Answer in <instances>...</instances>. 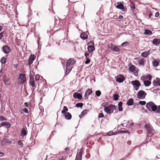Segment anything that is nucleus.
<instances>
[{
    "mask_svg": "<svg viewBox=\"0 0 160 160\" xmlns=\"http://www.w3.org/2000/svg\"><path fill=\"white\" fill-rule=\"evenodd\" d=\"M146 107L150 112H154L156 113L159 112V111L157 110V105L153 102L150 101L148 102L146 105Z\"/></svg>",
    "mask_w": 160,
    "mask_h": 160,
    "instance_id": "obj_1",
    "label": "nucleus"
},
{
    "mask_svg": "<svg viewBox=\"0 0 160 160\" xmlns=\"http://www.w3.org/2000/svg\"><path fill=\"white\" fill-rule=\"evenodd\" d=\"M116 8L121 10L123 12H126L127 11V8L126 6H124L123 2H117L115 4Z\"/></svg>",
    "mask_w": 160,
    "mask_h": 160,
    "instance_id": "obj_2",
    "label": "nucleus"
},
{
    "mask_svg": "<svg viewBox=\"0 0 160 160\" xmlns=\"http://www.w3.org/2000/svg\"><path fill=\"white\" fill-rule=\"evenodd\" d=\"M128 66L129 71L131 72H132L134 76H137L138 75V69L136 68L135 66L131 62L129 63Z\"/></svg>",
    "mask_w": 160,
    "mask_h": 160,
    "instance_id": "obj_3",
    "label": "nucleus"
},
{
    "mask_svg": "<svg viewBox=\"0 0 160 160\" xmlns=\"http://www.w3.org/2000/svg\"><path fill=\"white\" fill-rule=\"evenodd\" d=\"M131 84L133 86L135 90L136 91H138L139 87L141 86V84L139 81L137 80H133L131 82Z\"/></svg>",
    "mask_w": 160,
    "mask_h": 160,
    "instance_id": "obj_4",
    "label": "nucleus"
},
{
    "mask_svg": "<svg viewBox=\"0 0 160 160\" xmlns=\"http://www.w3.org/2000/svg\"><path fill=\"white\" fill-rule=\"evenodd\" d=\"M36 58V56L34 55L31 54L28 60V62L25 63L26 65L29 66L30 67L33 61Z\"/></svg>",
    "mask_w": 160,
    "mask_h": 160,
    "instance_id": "obj_5",
    "label": "nucleus"
},
{
    "mask_svg": "<svg viewBox=\"0 0 160 160\" xmlns=\"http://www.w3.org/2000/svg\"><path fill=\"white\" fill-rule=\"evenodd\" d=\"M115 78L116 82L120 83L123 82L126 79L123 75L121 74H119L117 76H115Z\"/></svg>",
    "mask_w": 160,
    "mask_h": 160,
    "instance_id": "obj_6",
    "label": "nucleus"
},
{
    "mask_svg": "<svg viewBox=\"0 0 160 160\" xmlns=\"http://www.w3.org/2000/svg\"><path fill=\"white\" fill-rule=\"evenodd\" d=\"M144 128L147 130V133L148 134H151L152 132L153 129L152 125L150 124H146L144 125Z\"/></svg>",
    "mask_w": 160,
    "mask_h": 160,
    "instance_id": "obj_7",
    "label": "nucleus"
},
{
    "mask_svg": "<svg viewBox=\"0 0 160 160\" xmlns=\"http://www.w3.org/2000/svg\"><path fill=\"white\" fill-rule=\"evenodd\" d=\"M108 48L112 50L113 51L119 52L120 51V48L117 46L114 45L112 44H111L110 45L108 46Z\"/></svg>",
    "mask_w": 160,
    "mask_h": 160,
    "instance_id": "obj_8",
    "label": "nucleus"
},
{
    "mask_svg": "<svg viewBox=\"0 0 160 160\" xmlns=\"http://www.w3.org/2000/svg\"><path fill=\"white\" fill-rule=\"evenodd\" d=\"M82 149L83 148L80 149L79 152H77L75 160H82V155L83 152Z\"/></svg>",
    "mask_w": 160,
    "mask_h": 160,
    "instance_id": "obj_9",
    "label": "nucleus"
},
{
    "mask_svg": "<svg viewBox=\"0 0 160 160\" xmlns=\"http://www.w3.org/2000/svg\"><path fill=\"white\" fill-rule=\"evenodd\" d=\"M2 49L3 52L6 54L9 53L11 50L10 47L6 45H3Z\"/></svg>",
    "mask_w": 160,
    "mask_h": 160,
    "instance_id": "obj_10",
    "label": "nucleus"
},
{
    "mask_svg": "<svg viewBox=\"0 0 160 160\" xmlns=\"http://www.w3.org/2000/svg\"><path fill=\"white\" fill-rule=\"evenodd\" d=\"M112 108L108 107V106L107 107H105L104 108V111L107 114H111L113 112L114 110L112 109Z\"/></svg>",
    "mask_w": 160,
    "mask_h": 160,
    "instance_id": "obj_11",
    "label": "nucleus"
},
{
    "mask_svg": "<svg viewBox=\"0 0 160 160\" xmlns=\"http://www.w3.org/2000/svg\"><path fill=\"white\" fill-rule=\"evenodd\" d=\"M0 127H5L7 128L8 129L10 128L11 126V124L10 122H2L0 124Z\"/></svg>",
    "mask_w": 160,
    "mask_h": 160,
    "instance_id": "obj_12",
    "label": "nucleus"
},
{
    "mask_svg": "<svg viewBox=\"0 0 160 160\" xmlns=\"http://www.w3.org/2000/svg\"><path fill=\"white\" fill-rule=\"evenodd\" d=\"M76 62V61L72 58H69L67 61L66 65L68 66H73L74 64Z\"/></svg>",
    "mask_w": 160,
    "mask_h": 160,
    "instance_id": "obj_13",
    "label": "nucleus"
},
{
    "mask_svg": "<svg viewBox=\"0 0 160 160\" xmlns=\"http://www.w3.org/2000/svg\"><path fill=\"white\" fill-rule=\"evenodd\" d=\"M73 97L75 99H78L79 100H80L82 98V94L76 92L74 93Z\"/></svg>",
    "mask_w": 160,
    "mask_h": 160,
    "instance_id": "obj_14",
    "label": "nucleus"
},
{
    "mask_svg": "<svg viewBox=\"0 0 160 160\" xmlns=\"http://www.w3.org/2000/svg\"><path fill=\"white\" fill-rule=\"evenodd\" d=\"M28 133V130L26 127H23L21 131V136L22 137L26 136Z\"/></svg>",
    "mask_w": 160,
    "mask_h": 160,
    "instance_id": "obj_15",
    "label": "nucleus"
},
{
    "mask_svg": "<svg viewBox=\"0 0 160 160\" xmlns=\"http://www.w3.org/2000/svg\"><path fill=\"white\" fill-rule=\"evenodd\" d=\"M62 114L63 115V117L67 120H69L72 119V115L69 112L64 113V114Z\"/></svg>",
    "mask_w": 160,
    "mask_h": 160,
    "instance_id": "obj_16",
    "label": "nucleus"
},
{
    "mask_svg": "<svg viewBox=\"0 0 160 160\" xmlns=\"http://www.w3.org/2000/svg\"><path fill=\"white\" fill-rule=\"evenodd\" d=\"M92 93V90L91 88H88L86 91L85 93L84 96L85 97V99H88L89 96Z\"/></svg>",
    "mask_w": 160,
    "mask_h": 160,
    "instance_id": "obj_17",
    "label": "nucleus"
},
{
    "mask_svg": "<svg viewBox=\"0 0 160 160\" xmlns=\"http://www.w3.org/2000/svg\"><path fill=\"white\" fill-rule=\"evenodd\" d=\"M143 93V92L142 90H139L138 92L137 97L139 99H144V98H143L144 97Z\"/></svg>",
    "mask_w": 160,
    "mask_h": 160,
    "instance_id": "obj_18",
    "label": "nucleus"
},
{
    "mask_svg": "<svg viewBox=\"0 0 160 160\" xmlns=\"http://www.w3.org/2000/svg\"><path fill=\"white\" fill-rule=\"evenodd\" d=\"M73 67L66 65V68L65 72V74L66 75H68L70 72Z\"/></svg>",
    "mask_w": 160,
    "mask_h": 160,
    "instance_id": "obj_19",
    "label": "nucleus"
},
{
    "mask_svg": "<svg viewBox=\"0 0 160 160\" xmlns=\"http://www.w3.org/2000/svg\"><path fill=\"white\" fill-rule=\"evenodd\" d=\"M152 64L154 67H156L160 65V60L158 59H155L152 62Z\"/></svg>",
    "mask_w": 160,
    "mask_h": 160,
    "instance_id": "obj_20",
    "label": "nucleus"
},
{
    "mask_svg": "<svg viewBox=\"0 0 160 160\" xmlns=\"http://www.w3.org/2000/svg\"><path fill=\"white\" fill-rule=\"evenodd\" d=\"M88 36L87 32H83L80 35V38L83 40H85L88 38Z\"/></svg>",
    "mask_w": 160,
    "mask_h": 160,
    "instance_id": "obj_21",
    "label": "nucleus"
},
{
    "mask_svg": "<svg viewBox=\"0 0 160 160\" xmlns=\"http://www.w3.org/2000/svg\"><path fill=\"white\" fill-rule=\"evenodd\" d=\"M150 54V50H149L148 51H145L142 53L141 54V56L144 58H146Z\"/></svg>",
    "mask_w": 160,
    "mask_h": 160,
    "instance_id": "obj_22",
    "label": "nucleus"
},
{
    "mask_svg": "<svg viewBox=\"0 0 160 160\" xmlns=\"http://www.w3.org/2000/svg\"><path fill=\"white\" fill-rule=\"evenodd\" d=\"M87 49L89 53L92 52L95 50L94 45L90 46V45H88L87 47Z\"/></svg>",
    "mask_w": 160,
    "mask_h": 160,
    "instance_id": "obj_23",
    "label": "nucleus"
},
{
    "mask_svg": "<svg viewBox=\"0 0 160 160\" xmlns=\"http://www.w3.org/2000/svg\"><path fill=\"white\" fill-rule=\"evenodd\" d=\"M152 44L156 46H158L160 43V39L155 38L152 41Z\"/></svg>",
    "mask_w": 160,
    "mask_h": 160,
    "instance_id": "obj_24",
    "label": "nucleus"
},
{
    "mask_svg": "<svg viewBox=\"0 0 160 160\" xmlns=\"http://www.w3.org/2000/svg\"><path fill=\"white\" fill-rule=\"evenodd\" d=\"M89 111L88 109H85L82 112L81 114L79 115V117L80 118H82L87 113V112Z\"/></svg>",
    "mask_w": 160,
    "mask_h": 160,
    "instance_id": "obj_25",
    "label": "nucleus"
},
{
    "mask_svg": "<svg viewBox=\"0 0 160 160\" xmlns=\"http://www.w3.org/2000/svg\"><path fill=\"white\" fill-rule=\"evenodd\" d=\"M152 34V32L149 29H145L144 30L143 34L144 35L149 36Z\"/></svg>",
    "mask_w": 160,
    "mask_h": 160,
    "instance_id": "obj_26",
    "label": "nucleus"
},
{
    "mask_svg": "<svg viewBox=\"0 0 160 160\" xmlns=\"http://www.w3.org/2000/svg\"><path fill=\"white\" fill-rule=\"evenodd\" d=\"M134 104L133 100L132 98H130L127 101L126 105L128 106H130Z\"/></svg>",
    "mask_w": 160,
    "mask_h": 160,
    "instance_id": "obj_27",
    "label": "nucleus"
},
{
    "mask_svg": "<svg viewBox=\"0 0 160 160\" xmlns=\"http://www.w3.org/2000/svg\"><path fill=\"white\" fill-rule=\"evenodd\" d=\"M146 60L144 58H142L138 61V64L139 66H144Z\"/></svg>",
    "mask_w": 160,
    "mask_h": 160,
    "instance_id": "obj_28",
    "label": "nucleus"
},
{
    "mask_svg": "<svg viewBox=\"0 0 160 160\" xmlns=\"http://www.w3.org/2000/svg\"><path fill=\"white\" fill-rule=\"evenodd\" d=\"M120 96L118 93H115L113 94V100L115 101H117L118 100Z\"/></svg>",
    "mask_w": 160,
    "mask_h": 160,
    "instance_id": "obj_29",
    "label": "nucleus"
},
{
    "mask_svg": "<svg viewBox=\"0 0 160 160\" xmlns=\"http://www.w3.org/2000/svg\"><path fill=\"white\" fill-rule=\"evenodd\" d=\"M144 84L145 86L146 87H148L151 84V81L148 80V81L143 80Z\"/></svg>",
    "mask_w": 160,
    "mask_h": 160,
    "instance_id": "obj_30",
    "label": "nucleus"
},
{
    "mask_svg": "<svg viewBox=\"0 0 160 160\" xmlns=\"http://www.w3.org/2000/svg\"><path fill=\"white\" fill-rule=\"evenodd\" d=\"M55 19L54 22L55 26L57 27V26L58 27H59L60 26V22L59 20L56 18V17H55Z\"/></svg>",
    "mask_w": 160,
    "mask_h": 160,
    "instance_id": "obj_31",
    "label": "nucleus"
},
{
    "mask_svg": "<svg viewBox=\"0 0 160 160\" xmlns=\"http://www.w3.org/2000/svg\"><path fill=\"white\" fill-rule=\"evenodd\" d=\"M9 79L7 78V76L6 75H5L3 76V82L5 85H9V84H7L6 82H8Z\"/></svg>",
    "mask_w": 160,
    "mask_h": 160,
    "instance_id": "obj_32",
    "label": "nucleus"
},
{
    "mask_svg": "<svg viewBox=\"0 0 160 160\" xmlns=\"http://www.w3.org/2000/svg\"><path fill=\"white\" fill-rule=\"evenodd\" d=\"M18 79H20L21 80H23L26 79V77L24 73H20L19 74Z\"/></svg>",
    "mask_w": 160,
    "mask_h": 160,
    "instance_id": "obj_33",
    "label": "nucleus"
},
{
    "mask_svg": "<svg viewBox=\"0 0 160 160\" xmlns=\"http://www.w3.org/2000/svg\"><path fill=\"white\" fill-rule=\"evenodd\" d=\"M7 60V58L3 57L1 58L0 62L1 64H5Z\"/></svg>",
    "mask_w": 160,
    "mask_h": 160,
    "instance_id": "obj_34",
    "label": "nucleus"
},
{
    "mask_svg": "<svg viewBox=\"0 0 160 160\" xmlns=\"http://www.w3.org/2000/svg\"><path fill=\"white\" fill-rule=\"evenodd\" d=\"M153 89V92L155 93H160V89L159 88H152L150 89V90H151L152 89Z\"/></svg>",
    "mask_w": 160,
    "mask_h": 160,
    "instance_id": "obj_35",
    "label": "nucleus"
},
{
    "mask_svg": "<svg viewBox=\"0 0 160 160\" xmlns=\"http://www.w3.org/2000/svg\"><path fill=\"white\" fill-rule=\"evenodd\" d=\"M153 85L155 87L160 86L159 82L154 80L152 82Z\"/></svg>",
    "mask_w": 160,
    "mask_h": 160,
    "instance_id": "obj_36",
    "label": "nucleus"
},
{
    "mask_svg": "<svg viewBox=\"0 0 160 160\" xmlns=\"http://www.w3.org/2000/svg\"><path fill=\"white\" fill-rule=\"evenodd\" d=\"M83 106V103L82 102H78L76 103L75 107H77L78 108H81Z\"/></svg>",
    "mask_w": 160,
    "mask_h": 160,
    "instance_id": "obj_37",
    "label": "nucleus"
},
{
    "mask_svg": "<svg viewBox=\"0 0 160 160\" xmlns=\"http://www.w3.org/2000/svg\"><path fill=\"white\" fill-rule=\"evenodd\" d=\"M29 83L32 88H34L35 86V83L34 80L29 81Z\"/></svg>",
    "mask_w": 160,
    "mask_h": 160,
    "instance_id": "obj_38",
    "label": "nucleus"
},
{
    "mask_svg": "<svg viewBox=\"0 0 160 160\" xmlns=\"http://www.w3.org/2000/svg\"><path fill=\"white\" fill-rule=\"evenodd\" d=\"M101 92L100 90H97L95 91V98L99 97L101 94Z\"/></svg>",
    "mask_w": 160,
    "mask_h": 160,
    "instance_id": "obj_39",
    "label": "nucleus"
},
{
    "mask_svg": "<svg viewBox=\"0 0 160 160\" xmlns=\"http://www.w3.org/2000/svg\"><path fill=\"white\" fill-rule=\"evenodd\" d=\"M68 109L67 108V107L64 106L63 107V109L61 111V113L63 114H64V113H66L68 112Z\"/></svg>",
    "mask_w": 160,
    "mask_h": 160,
    "instance_id": "obj_40",
    "label": "nucleus"
},
{
    "mask_svg": "<svg viewBox=\"0 0 160 160\" xmlns=\"http://www.w3.org/2000/svg\"><path fill=\"white\" fill-rule=\"evenodd\" d=\"M146 78H145L146 79H148V80L149 81H151L152 78V76L150 74L148 73L147 74L145 75Z\"/></svg>",
    "mask_w": 160,
    "mask_h": 160,
    "instance_id": "obj_41",
    "label": "nucleus"
},
{
    "mask_svg": "<svg viewBox=\"0 0 160 160\" xmlns=\"http://www.w3.org/2000/svg\"><path fill=\"white\" fill-rule=\"evenodd\" d=\"M130 7L132 12H134V10L136 9V7L134 3H132Z\"/></svg>",
    "mask_w": 160,
    "mask_h": 160,
    "instance_id": "obj_42",
    "label": "nucleus"
},
{
    "mask_svg": "<svg viewBox=\"0 0 160 160\" xmlns=\"http://www.w3.org/2000/svg\"><path fill=\"white\" fill-rule=\"evenodd\" d=\"M129 43L127 41H126L122 43L121 46L122 47H125L128 46L129 45Z\"/></svg>",
    "mask_w": 160,
    "mask_h": 160,
    "instance_id": "obj_43",
    "label": "nucleus"
},
{
    "mask_svg": "<svg viewBox=\"0 0 160 160\" xmlns=\"http://www.w3.org/2000/svg\"><path fill=\"white\" fill-rule=\"evenodd\" d=\"M109 107L110 108H112V109L114 110H116L117 106L114 105H113L112 104H110L109 105H108V107Z\"/></svg>",
    "mask_w": 160,
    "mask_h": 160,
    "instance_id": "obj_44",
    "label": "nucleus"
},
{
    "mask_svg": "<svg viewBox=\"0 0 160 160\" xmlns=\"http://www.w3.org/2000/svg\"><path fill=\"white\" fill-rule=\"evenodd\" d=\"M150 136L149 135H148L145 139V140L144 142H143L142 143L143 144H145L146 143H148V142H149L150 141Z\"/></svg>",
    "mask_w": 160,
    "mask_h": 160,
    "instance_id": "obj_45",
    "label": "nucleus"
},
{
    "mask_svg": "<svg viewBox=\"0 0 160 160\" xmlns=\"http://www.w3.org/2000/svg\"><path fill=\"white\" fill-rule=\"evenodd\" d=\"M114 132L112 131H109L106 133V135L108 136H111L114 135Z\"/></svg>",
    "mask_w": 160,
    "mask_h": 160,
    "instance_id": "obj_46",
    "label": "nucleus"
},
{
    "mask_svg": "<svg viewBox=\"0 0 160 160\" xmlns=\"http://www.w3.org/2000/svg\"><path fill=\"white\" fill-rule=\"evenodd\" d=\"M40 77L42 78V77L39 74H37L35 77V80L37 81L39 80L40 78Z\"/></svg>",
    "mask_w": 160,
    "mask_h": 160,
    "instance_id": "obj_47",
    "label": "nucleus"
},
{
    "mask_svg": "<svg viewBox=\"0 0 160 160\" xmlns=\"http://www.w3.org/2000/svg\"><path fill=\"white\" fill-rule=\"evenodd\" d=\"M22 81L19 82H18V85H23L26 82V79L21 80Z\"/></svg>",
    "mask_w": 160,
    "mask_h": 160,
    "instance_id": "obj_48",
    "label": "nucleus"
},
{
    "mask_svg": "<svg viewBox=\"0 0 160 160\" xmlns=\"http://www.w3.org/2000/svg\"><path fill=\"white\" fill-rule=\"evenodd\" d=\"M133 12V14H132V16H133L134 17V18L135 19H138V20H140V21H141V19H137V16L136 15V13H135L134 12Z\"/></svg>",
    "mask_w": 160,
    "mask_h": 160,
    "instance_id": "obj_49",
    "label": "nucleus"
},
{
    "mask_svg": "<svg viewBox=\"0 0 160 160\" xmlns=\"http://www.w3.org/2000/svg\"><path fill=\"white\" fill-rule=\"evenodd\" d=\"M153 15V13L151 11H150L149 12V15L148 16V19L151 18V19H154L153 18H151V16Z\"/></svg>",
    "mask_w": 160,
    "mask_h": 160,
    "instance_id": "obj_50",
    "label": "nucleus"
},
{
    "mask_svg": "<svg viewBox=\"0 0 160 160\" xmlns=\"http://www.w3.org/2000/svg\"><path fill=\"white\" fill-rule=\"evenodd\" d=\"M30 73L29 74V81L34 80L33 78L34 75H32L31 73V70H30Z\"/></svg>",
    "mask_w": 160,
    "mask_h": 160,
    "instance_id": "obj_51",
    "label": "nucleus"
},
{
    "mask_svg": "<svg viewBox=\"0 0 160 160\" xmlns=\"http://www.w3.org/2000/svg\"><path fill=\"white\" fill-rule=\"evenodd\" d=\"M18 144L21 147H23V144L21 140H19L17 142Z\"/></svg>",
    "mask_w": 160,
    "mask_h": 160,
    "instance_id": "obj_52",
    "label": "nucleus"
},
{
    "mask_svg": "<svg viewBox=\"0 0 160 160\" xmlns=\"http://www.w3.org/2000/svg\"><path fill=\"white\" fill-rule=\"evenodd\" d=\"M108 102H103L101 104V106L103 107L104 108L105 107H106L107 106H106L107 105H108Z\"/></svg>",
    "mask_w": 160,
    "mask_h": 160,
    "instance_id": "obj_53",
    "label": "nucleus"
},
{
    "mask_svg": "<svg viewBox=\"0 0 160 160\" xmlns=\"http://www.w3.org/2000/svg\"><path fill=\"white\" fill-rule=\"evenodd\" d=\"M74 12H72V13H71L70 14V13H69L67 16L64 15V17H65V18H66V17L67 16H68V17H71V16H72V17L73 16H74Z\"/></svg>",
    "mask_w": 160,
    "mask_h": 160,
    "instance_id": "obj_54",
    "label": "nucleus"
},
{
    "mask_svg": "<svg viewBox=\"0 0 160 160\" xmlns=\"http://www.w3.org/2000/svg\"><path fill=\"white\" fill-rule=\"evenodd\" d=\"M88 45H91L90 46H94V43L93 41H91L89 42H88L87 44Z\"/></svg>",
    "mask_w": 160,
    "mask_h": 160,
    "instance_id": "obj_55",
    "label": "nucleus"
},
{
    "mask_svg": "<svg viewBox=\"0 0 160 160\" xmlns=\"http://www.w3.org/2000/svg\"><path fill=\"white\" fill-rule=\"evenodd\" d=\"M139 103L140 105H145L146 104H147L146 102L144 101H139Z\"/></svg>",
    "mask_w": 160,
    "mask_h": 160,
    "instance_id": "obj_56",
    "label": "nucleus"
},
{
    "mask_svg": "<svg viewBox=\"0 0 160 160\" xmlns=\"http://www.w3.org/2000/svg\"><path fill=\"white\" fill-rule=\"evenodd\" d=\"M85 59L86 60L85 62V64H89L91 61V60L89 58H85Z\"/></svg>",
    "mask_w": 160,
    "mask_h": 160,
    "instance_id": "obj_57",
    "label": "nucleus"
},
{
    "mask_svg": "<svg viewBox=\"0 0 160 160\" xmlns=\"http://www.w3.org/2000/svg\"><path fill=\"white\" fill-rule=\"evenodd\" d=\"M98 118H105L103 114V113L102 112L101 113H99L98 114Z\"/></svg>",
    "mask_w": 160,
    "mask_h": 160,
    "instance_id": "obj_58",
    "label": "nucleus"
},
{
    "mask_svg": "<svg viewBox=\"0 0 160 160\" xmlns=\"http://www.w3.org/2000/svg\"><path fill=\"white\" fill-rule=\"evenodd\" d=\"M136 148V147H134L133 148L129 151V152H128V153L127 154V156L128 157V156L130 155H131V154L133 150L135 148Z\"/></svg>",
    "mask_w": 160,
    "mask_h": 160,
    "instance_id": "obj_59",
    "label": "nucleus"
},
{
    "mask_svg": "<svg viewBox=\"0 0 160 160\" xmlns=\"http://www.w3.org/2000/svg\"><path fill=\"white\" fill-rule=\"evenodd\" d=\"M24 92H25L26 93V95H25V96H27L28 95V93L27 91V88L25 85H24Z\"/></svg>",
    "mask_w": 160,
    "mask_h": 160,
    "instance_id": "obj_60",
    "label": "nucleus"
},
{
    "mask_svg": "<svg viewBox=\"0 0 160 160\" xmlns=\"http://www.w3.org/2000/svg\"><path fill=\"white\" fill-rule=\"evenodd\" d=\"M123 17L122 15H120L119 17H118V20L120 22L123 19Z\"/></svg>",
    "mask_w": 160,
    "mask_h": 160,
    "instance_id": "obj_61",
    "label": "nucleus"
},
{
    "mask_svg": "<svg viewBox=\"0 0 160 160\" xmlns=\"http://www.w3.org/2000/svg\"><path fill=\"white\" fill-rule=\"evenodd\" d=\"M22 111L23 112H24L25 113H29V112L28 111V108H23L22 109Z\"/></svg>",
    "mask_w": 160,
    "mask_h": 160,
    "instance_id": "obj_62",
    "label": "nucleus"
},
{
    "mask_svg": "<svg viewBox=\"0 0 160 160\" xmlns=\"http://www.w3.org/2000/svg\"><path fill=\"white\" fill-rule=\"evenodd\" d=\"M3 96L1 95V94H0V103L1 104H3Z\"/></svg>",
    "mask_w": 160,
    "mask_h": 160,
    "instance_id": "obj_63",
    "label": "nucleus"
},
{
    "mask_svg": "<svg viewBox=\"0 0 160 160\" xmlns=\"http://www.w3.org/2000/svg\"><path fill=\"white\" fill-rule=\"evenodd\" d=\"M118 110L119 112H122L123 111L122 106H118Z\"/></svg>",
    "mask_w": 160,
    "mask_h": 160,
    "instance_id": "obj_64",
    "label": "nucleus"
}]
</instances>
